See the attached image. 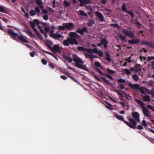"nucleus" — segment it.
I'll return each mask as SVG.
<instances>
[{
    "instance_id": "680f3d73",
    "label": "nucleus",
    "mask_w": 154,
    "mask_h": 154,
    "mask_svg": "<svg viewBox=\"0 0 154 154\" xmlns=\"http://www.w3.org/2000/svg\"><path fill=\"white\" fill-rule=\"evenodd\" d=\"M84 54L86 58H89L90 57V56L91 55V54H89L88 53H86L85 52H84Z\"/></svg>"
},
{
    "instance_id": "e433bc0d",
    "label": "nucleus",
    "mask_w": 154,
    "mask_h": 154,
    "mask_svg": "<svg viewBox=\"0 0 154 154\" xmlns=\"http://www.w3.org/2000/svg\"><path fill=\"white\" fill-rule=\"evenodd\" d=\"M121 40L122 41H126V36L125 35H121L119 36Z\"/></svg>"
},
{
    "instance_id": "6ab92c4d",
    "label": "nucleus",
    "mask_w": 154,
    "mask_h": 154,
    "mask_svg": "<svg viewBox=\"0 0 154 154\" xmlns=\"http://www.w3.org/2000/svg\"><path fill=\"white\" fill-rule=\"evenodd\" d=\"M69 36L70 37V38H75L79 35L75 32H71L69 33Z\"/></svg>"
},
{
    "instance_id": "c85d7f7f",
    "label": "nucleus",
    "mask_w": 154,
    "mask_h": 154,
    "mask_svg": "<svg viewBox=\"0 0 154 154\" xmlns=\"http://www.w3.org/2000/svg\"><path fill=\"white\" fill-rule=\"evenodd\" d=\"M0 12L5 13H7V11L6 9L3 7L1 6H0Z\"/></svg>"
},
{
    "instance_id": "69168bd1",
    "label": "nucleus",
    "mask_w": 154,
    "mask_h": 154,
    "mask_svg": "<svg viewBox=\"0 0 154 154\" xmlns=\"http://www.w3.org/2000/svg\"><path fill=\"white\" fill-rule=\"evenodd\" d=\"M137 128L138 130H142L143 129V127L142 125H138Z\"/></svg>"
},
{
    "instance_id": "338daca9",
    "label": "nucleus",
    "mask_w": 154,
    "mask_h": 154,
    "mask_svg": "<svg viewBox=\"0 0 154 154\" xmlns=\"http://www.w3.org/2000/svg\"><path fill=\"white\" fill-rule=\"evenodd\" d=\"M50 34V36L52 37V35L54 34V31L53 30H50L49 31Z\"/></svg>"
},
{
    "instance_id": "f8f14e48",
    "label": "nucleus",
    "mask_w": 154,
    "mask_h": 154,
    "mask_svg": "<svg viewBox=\"0 0 154 154\" xmlns=\"http://www.w3.org/2000/svg\"><path fill=\"white\" fill-rule=\"evenodd\" d=\"M80 3V5L82 6L86 4H88L91 2L90 0H79Z\"/></svg>"
},
{
    "instance_id": "1a4fd4ad",
    "label": "nucleus",
    "mask_w": 154,
    "mask_h": 154,
    "mask_svg": "<svg viewBox=\"0 0 154 154\" xmlns=\"http://www.w3.org/2000/svg\"><path fill=\"white\" fill-rule=\"evenodd\" d=\"M134 72H140L141 70V65L137 63L136 64L135 66H134Z\"/></svg>"
},
{
    "instance_id": "f257e3e1",
    "label": "nucleus",
    "mask_w": 154,
    "mask_h": 154,
    "mask_svg": "<svg viewBox=\"0 0 154 154\" xmlns=\"http://www.w3.org/2000/svg\"><path fill=\"white\" fill-rule=\"evenodd\" d=\"M114 115L115 117L117 119L123 122L127 125L130 128L133 129H135L136 128L137 123L134 119L131 118L130 116H129L128 117V120L129 122L132 124V125L127 121L124 120V117L118 115L116 113H115Z\"/></svg>"
},
{
    "instance_id": "0eeeda50",
    "label": "nucleus",
    "mask_w": 154,
    "mask_h": 154,
    "mask_svg": "<svg viewBox=\"0 0 154 154\" xmlns=\"http://www.w3.org/2000/svg\"><path fill=\"white\" fill-rule=\"evenodd\" d=\"M132 116L134 119L137 121H139L140 115L137 112H134L132 113Z\"/></svg>"
},
{
    "instance_id": "a211bd4d",
    "label": "nucleus",
    "mask_w": 154,
    "mask_h": 154,
    "mask_svg": "<svg viewBox=\"0 0 154 154\" xmlns=\"http://www.w3.org/2000/svg\"><path fill=\"white\" fill-rule=\"evenodd\" d=\"M77 67L86 71H88V69L87 68L86 66L82 65L81 64H77Z\"/></svg>"
},
{
    "instance_id": "f704fd0d",
    "label": "nucleus",
    "mask_w": 154,
    "mask_h": 154,
    "mask_svg": "<svg viewBox=\"0 0 154 154\" xmlns=\"http://www.w3.org/2000/svg\"><path fill=\"white\" fill-rule=\"evenodd\" d=\"M93 49L91 48H90L88 49L86 48V52H88V53L89 54H92L93 53Z\"/></svg>"
},
{
    "instance_id": "09e8293b",
    "label": "nucleus",
    "mask_w": 154,
    "mask_h": 154,
    "mask_svg": "<svg viewBox=\"0 0 154 154\" xmlns=\"http://www.w3.org/2000/svg\"><path fill=\"white\" fill-rule=\"evenodd\" d=\"M76 32H77L79 33L80 34L82 35H84V33L83 32L82 29H78L77 30Z\"/></svg>"
},
{
    "instance_id": "9d476101",
    "label": "nucleus",
    "mask_w": 154,
    "mask_h": 154,
    "mask_svg": "<svg viewBox=\"0 0 154 154\" xmlns=\"http://www.w3.org/2000/svg\"><path fill=\"white\" fill-rule=\"evenodd\" d=\"M108 44V41L106 38H103L101 39V44L103 45L105 48H106L107 47V45Z\"/></svg>"
},
{
    "instance_id": "a18cd8bd",
    "label": "nucleus",
    "mask_w": 154,
    "mask_h": 154,
    "mask_svg": "<svg viewBox=\"0 0 154 154\" xmlns=\"http://www.w3.org/2000/svg\"><path fill=\"white\" fill-rule=\"evenodd\" d=\"M35 2L38 5L41 4H42L43 3L41 0H36Z\"/></svg>"
},
{
    "instance_id": "b1692460",
    "label": "nucleus",
    "mask_w": 154,
    "mask_h": 154,
    "mask_svg": "<svg viewBox=\"0 0 154 154\" xmlns=\"http://www.w3.org/2000/svg\"><path fill=\"white\" fill-rule=\"evenodd\" d=\"M144 100L145 101H149L150 100V96L148 95H146L143 97Z\"/></svg>"
},
{
    "instance_id": "393cba45",
    "label": "nucleus",
    "mask_w": 154,
    "mask_h": 154,
    "mask_svg": "<svg viewBox=\"0 0 154 154\" xmlns=\"http://www.w3.org/2000/svg\"><path fill=\"white\" fill-rule=\"evenodd\" d=\"M121 9L122 11L123 12H125V13L126 12V11H128L126 10L127 8L125 4V3L123 4V5Z\"/></svg>"
},
{
    "instance_id": "6e6552de",
    "label": "nucleus",
    "mask_w": 154,
    "mask_h": 154,
    "mask_svg": "<svg viewBox=\"0 0 154 154\" xmlns=\"http://www.w3.org/2000/svg\"><path fill=\"white\" fill-rule=\"evenodd\" d=\"M52 51L54 52H56L58 53H60L61 52L60 47L57 45H56L53 46Z\"/></svg>"
},
{
    "instance_id": "5701e85b",
    "label": "nucleus",
    "mask_w": 154,
    "mask_h": 154,
    "mask_svg": "<svg viewBox=\"0 0 154 154\" xmlns=\"http://www.w3.org/2000/svg\"><path fill=\"white\" fill-rule=\"evenodd\" d=\"M26 32L31 37L33 38H35V35L32 33L31 31L29 30H27Z\"/></svg>"
},
{
    "instance_id": "de8ad7c7",
    "label": "nucleus",
    "mask_w": 154,
    "mask_h": 154,
    "mask_svg": "<svg viewBox=\"0 0 154 154\" xmlns=\"http://www.w3.org/2000/svg\"><path fill=\"white\" fill-rule=\"evenodd\" d=\"M118 83H125V79H119L118 80Z\"/></svg>"
},
{
    "instance_id": "a19ab883",
    "label": "nucleus",
    "mask_w": 154,
    "mask_h": 154,
    "mask_svg": "<svg viewBox=\"0 0 154 154\" xmlns=\"http://www.w3.org/2000/svg\"><path fill=\"white\" fill-rule=\"evenodd\" d=\"M98 51L99 52H98L97 54H98L99 56L100 57L103 56V54L102 51L100 50H99Z\"/></svg>"
},
{
    "instance_id": "ea45409f",
    "label": "nucleus",
    "mask_w": 154,
    "mask_h": 154,
    "mask_svg": "<svg viewBox=\"0 0 154 154\" xmlns=\"http://www.w3.org/2000/svg\"><path fill=\"white\" fill-rule=\"evenodd\" d=\"M106 71L110 74H112L115 73V71L114 70L110 69H107Z\"/></svg>"
},
{
    "instance_id": "ddd939ff",
    "label": "nucleus",
    "mask_w": 154,
    "mask_h": 154,
    "mask_svg": "<svg viewBox=\"0 0 154 154\" xmlns=\"http://www.w3.org/2000/svg\"><path fill=\"white\" fill-rule=\"evenodd\" d=\"M140 40L138 38L134 39V38H133L132 39V40H129L128 42L131 44H138L140 42Z\"/></svg>"
},
{
    "instance_id": "4be33fe9",
    "label": "nucleus",
    "mask_w": 154,
    "mask_h": 154,
    "mask_svg": "<svg viewBox=\"0 0 154 154\" xmlns=\"http://www.w3.org/2000/svg\"><path fill=\"white\" fill-rule=\"evenodd\" d=\"M63 58L66 61H68V63H70L72 61V59L71 58H69L68 56L63 55Z\"/></svg>"
},
{
    "instance_id": "423d86ee",
    "label": "nucleus",
    "mask_w": 154,
    "mask_h": 154,
    "mask_svg": "<svg viewBox=\"0 0 154 154\" xmlns=\"http://www.w3.org/2000/svg\"><path fill=\"white\" fill-rule=\"evenodd\" d=\"M123 33L127 36L130 37L131 39L134 38V36L132 33L131 32H128L127 30H123Z\"/></svg>"
},
{
    "instance_id": "79ce46f5",
    "label": "nucleus",
    "mask_w": 154,
    "mask_h": 154,
    "mask_svg": "<svg viewBox=\"0 0 154 154\" xmlns=\"http://www.w3.org/2000/svg\"><path fill=\"white\" fill-rule=\"evenodd\" d=\"M97 58V57L94 54H91L89 57L91 60H93L94 58Z\"/></svg>"
},
{
    "instance_id": "c03bdc74",
    "label": "nucleus",
    "mask_w": 154,
    "mask_h": 154,
    "mask_svg": "<svg viewBox=\"0 0 154 154\" xmlns=\"http://www.w3.org/2000/svg\"><path fill=\"white\" fill-rule=\"evenodd\" d=\"M94 65L97 67H100L101 66L100 63L98 62H96L94 63Z\"/></svg>"
},
{
    "instance_id": "58836bf2",
    "label": "nucleus",
    "mask_w": 154,
    "mask_h": 154,
    "mask_svg": "<svg viewBox=\"0 0 154 154\" xmlns=\"http://www.w3.org/2000/svg\"><path fill=\"white\" fill-rule=\"evenodd\" d=\"M140 91V92L142 94H145V92L143 90V89L142 87H139V88L138 89Z\"/></svg>"
},
{
    "instance_id": "f3484780",
    "label": "nucleus",
    "mask_w": 154,
    "mask_h": 154,
    "mask_svg": "<svg viewBox=\"0 0 154 154\" xmlns=\"http://www.w3.org/2000/svg\"><path fill=\"white\" fill-rule=\"evenodd\" d=\"M103 75H100L101 76V78L106 83L108 84H111V83L109 82V81L107 80L106 79V73H103Z\"/></svg>"
},
{
    "instance_id": "bf43d9fd",
    "label": "nucleus",
    "mask_w": 154,
    "mask_h": 154,
    "mask_svg": "<svg viewBox=\"0 0 154 154\" xmlns=\"http://www.w3.org/2000/svg\"><path fill=\"white\" fill-rule=\"evenodd\" d=\"M111 25L114 27L119 28L120 27L119 25L117 24H112Z\"/></svg>"
},
{
    "instance_id": "cd10ccee",
    "label": "nucleus",
    "mask_w": 154,
    "mask_h": 154,
    "mask_svg": "<svg viewBox=\"0 0 154 154\" xmlns=\"http://www.w3.org/2000/svg\"><path fill=\"white\" fill-rule=\"evenodd\" d=\"M79 12L80 13V15H81V16H84L85 17H87L88 14H87L85 13L83 10H80L79 11Z\"/></svg>"
},
{
    "instance_id": "864d4df0",
    "label": "nucleus",
    "mask_w": 154,
    "mask_h": 154,
    "mask_svg": "<svg viewBox=\"0 0 154 154\" xmlns=\"http://www.w3.org/2000/svg\"><path fill=\"white\" fill-rule=\"evenodd\" d=\"M135 24L137 26L138 28H140V26L141 25L140 23L138 21H136L135 23Z\"/></svg>"
},
{
    "instance_id": "9b49d317",
    "label": "nucleus",
    "mask_w": 154,
    "mask_h": 154,
    "mask_svg": "<svg viewBox=\"0 0 154 154\" xmlns=\"http://www.w3.org/2000/svg\"><path fill=\"white\" fill-rule=\"evenodd\" d=\"M69 44L73 45L75 44L76 45H78V42L75 38H69Z\"/></svg>"
},
{
    "instance_id": "4468645a",
    "label": "nucleus",
    "mask_w": 154,
    "mask_h": 154,
    "mask_svg": "<svg viewBox=\"0 0 154 154\" xmlns=\"http://www.w3.org/2000/svg\"><path fill=\"white\" fill-rule=\"evenodd\" d=\"M95 14L98 17V18L100 19L102 21H104V17L101 13L97 11L96 13Z\"/></svg>"
},
{
    "instance_id": "412c9836",
    "label": "nucleus",
    "mask_w": 154,
    "mask_h": 154,
    "mask_svg": "<svg viewBox=\"0 0 154 154\" xmlns=\"http://www.w3.org/2000/svg\"><path fill=\"white\" fill-rule=\"evenodd\" d=\"M95 22L94 20H89L88 22L87 23L88 25L89 26H91L93 25L94 24Z\"/></svg>"
},
{
    "instance_id": "7c9ffc66",
    "label": "nucleus",
    "mask_w": 154,
    "mask_h": 154,
    "mask_svg": "<svg viewBox=\"0 0 154 154\" xmlns=\"http://www.w3.org/2000/svg\"><path fill=\"white\" fill-rule=\"evenodd\" d=\"M135 100L138 104L140 105V106H143L144 103L141 100L136 99Z\"/></svg>"
},
{
    "instance_id": "2eb2a0df",
    "label": "nucleus",
    "mask_w": 154,
    "mask_h": 154,
    "mask_svg": "<svg viewBox=\"0 0 154 154\" xmlns=\"http://www.w3.org/2000/svg\"><path fill=\"white\" fill-rule=\"evenodd\" d=\"M74 26V24L72 23L65 24V27L69 30H72V28Z\"/></svg>"
},
{
    "instance_id": "f03ea898",
    "label": "nucleus",
    "mask_w": 154,
    "mask_h": 154,
    "mask_svg": "<svg viewBox=\"0 0 154 154\" xmlns=\"http://www.w3.org/2000/svg\"><path fill=\"white\" fill-rule=\"evenodd\" d=\"M8 34L10 36H14V37H17L21 41L26 43H28V41L25 39L24 38L25 37H23L22 35H20L18 36L19 34L17 33H15L13 30L10 29H8Z\"/></svg>"
},
{
    "instance_id": "2f4dec72",
    "label": "nucleus",
    "mask_w": 154,
    "mask_h": 154,
    "mask_svg": "<svg viewBox=\"0 0 154 154\" xmlns=\"http://www.w3.org/2000/svg\"><path fill=\"white\" fill-rule=\"evenodd\" d=\"M77 49L79 51H86V48H84L81 46H78Z\"/></svg>"
},
{
    "instance_id": "473e14b6",
    "label": "nucleus",
    "mask_w": 154,
    "mask_h": 154,
    "mask_svg": "<svg viewBox=\"0 0 154 154\" xmlns=\"http://www.w3.org/2000/svg\"><path fill=\"white\" fill-rule=\"evenodd\" d=\"M65 6L66 7H68L70 5V3L66 0H65L63 2Z\"/></svg>"
},
{
    "instance_id": "c9c22d12",
    "label": "nucleus",
    "mask_w": 154,
    "mask_h": 154,
    "mask_svg": "<svg viewBox=\"0 0 154 154\" xmlns=\"http://www.w3.org/2000/svg\"><path fill=\"white\" fill-rule=\"evenodd\" d=\"M94 69L96 70L99 73L100 75L103 74V72L99 68L96 67Z\"/></svg>"
},
{
    "instance_id": "4c0bfd02",
    "label": "nucleus",
    "mask_w": 154,
    "mask_h": 154,
    "mask_svg": "<svg viewBox=\"0 0 154 154\" xmlns=\"http://www.w3.org/2000/svg\"><path fill=\"white\" fill-rule=\"evenodd\" d=\"M125 73L128 75H130L131 74V72L128 69H124Z\"/></svg>"
},
{
    "instance_id": "39448f33",
    "label": "nucleus",
    "mask_w": 154,
    "mask_h": 154,
    "mask_svg": "<svg viewBox=\"0 0 154 154\" xmlns=\"http://www.w3.org/2000/svg\"><path fill=\"white\" fill-rule=\"evenodd\" d=\"M143 113L148 117H150V113L145 106H141Z\"/></svg>"
},
{
    "instance_id": "6e6d98bb",
    "label": "nucleus",
    "mask_w": 154,
    "mask_h": 154,
    "mask_svg": "<svg viewBox=\"0 0 154 154\" xmlns=\"http://www.w3.org/2000/svg\"><path fill=\"white\" fill-rule=\"evenodd\" d=\"M30 26L33 28L34 30V29L35 28V24L34 22H30Z\"/></svg>"
},
{
    "instance_id": "49530a36",
    "label": "nucleus",
    "mask_w": 154,
    "mask_h": 154,
    "mask_svg": "<svg viewBox=\"0 0 154 154\" xmlns=\"http://www.w3.org/2000/svg\"><path fill=\"white\" fill-rule=\"evenodd\" d=\"M48 65L51 68L53 69H54L55 67L54 66V64L52 62H50L49 63Z\"/></svg>"
},
{
    "instance_id": "5fc2aeb1",
    "label": "nucleus",
    "mask_w": 154,
    "mask_h": 154,
    "mask_svg": "<svg viewBox=\"0 0 154 154\" xmlns=\"http://www.w3.org/2000/svg\"><path fill=\"white\" fill-rule=\"evenodd\" d=\"M82 30L83 32H88V29L86 27H84L82 29Z\"/></svg>"
},
{
    "instance_id": "8fccbe9b",
    "label": "nucleus",
    "mask_w": 154,
    "mask_h": 154,
    "mask_svg": "<svg viewBox=\"0 0 154 154\" xmlns=\"http://www.w3.org/2000/svg\"><path fill=\"white\" fill-rule=\"evenodd\" d=\"M106 76L111 80L114 79L113 78L112 76L107 73H106Z\"/></svg>"
},
{
    "instance_id": "052dcab7",
    "label": "nucleus",
    "mask_w": 154,
    "mask_h": 154,
    "mask_svg": "<svg viewBox=\"0 0 154 154\" xmlns=\"http://www.w3.org/2000/svg\"><path fill=\"white\" fill-rule=\"evenodd\" d=\"M44 29L45 32L48 33L50 30V28L49 27H45Z\"/></svg>"
},
{
    "instance_id": "aec40b11",
    "label": "nucleus",
    "mask_w": 154,
    "mask_h": 154,
    "mask_svg": "<svg viewBox=\"0 0 154 154\" xmlns=\"http://www.w3.org/2000/svg\"><path fill=\"white\" fill-rule=\"evenodd\" d=\"M129 86L130 87L133 89H138L139 87V85L138 84H132L131 83L129 84Z\"/></svg>"
},
{
    "instance_id": "603ef678",
    "label": "nucleus",
    "mask_w": 154,
    "mask_h": 154,
    "mask_svg": "<svg viewBox=\"0 0 154 154\" xmlns=\"http://www.w3.org/2000/svg\"><path fill=\"white\" fill-rule=\"evenodd\" d=\"M35 11L36 12L37 14H39L40 12V10L39 8L38 7L35 8Z\"/></svg>"
},
{
    "instance_id": "a878e982",
    "label": "nucleus",
    "mask_w": 154,
    "mask_h": 154,
    "mask_svg": "<svg viewBox=\"0 0 154 154\" xmlns=\"http://www.w3.org/2000/svg\"><path fill=\"white\" fill-rule=\"evenodd\" d=\"M63 44L66 46H68L69 45V38L67 40H64L63 41Z\"/></svg>"
},
{
    "instance_id": "20e7f679",
    "label": "nucleus",
    "mask_w": 154,
    "mask_h": 154,
    "mask_svg": "<svg viewBox=\"0 0 154 154\" xmlns=\"http://www.w3.org/2000/svg\"><path fill=\"white\" fill-rule=\"evenodd\" d=\"M141 44L142 45L147 46L154 49V43L152 41L148 42L146 41H143L141 42Z\"/></svg>"
},
{
    "instance_id": "7ed1b4c3",
    "label": "nucleus",
    "mask_w": 154,
    "mask_h": 154,
    "mask_svg": "<svg viewBox=\"0 0 154 154\" xmlns=\"http://www.w3.org/2000/svg\"><path fill=\"white\" fill-rule=\"evenodd\" d=\"M72 57L73 58V61L76 63L75 66L76 67L77 64H84V62L82 60V59L76 55L73 54L72 55Z\"/></svg>"
},
{
    "instance_id": "3c124183",
    "label": "nucleus",
    "mask_w": 154,
    "mask_h": 154,
    "mask_svg": "<svg viewBox=\"0 0 154 154\" xmlns=\"http://www.w3.org/2000/svg\"><path fill=\"white\" fill-rule=\"evenodd\" d=\"M30 13L31 16H33L35 14V11L33 10H32L30 11Z\"/></svg>"
},
{
    "instance_id": "37998d69",
    "label": "nucleus",
    "mask_w": 154,
    "mask_h": 154,
    "mask_svg": "<svg viewBox=\"0 0 154 154\" xmlns=\"http://www.w3.org/2000/svg\"><path fill=\"white\" fill-rule=\"evenodd\" d=\"M66 27H65V25L64 26H58V29L59 30H64L65 29Z\"/></svg>"
},
{
    "instance_id": "bb28decb",
    "label": "nucleus",
    "mask_w": 154,
    "mask_h": 154,
    "mask_svg": "<svg viewBox=\"0 0 154 154\" xmlns=\"http://www.w3.org/2000/svg\"><path fill=\"white\" fill-rule=\"evenodd\" d=\"M132 77L134 81H138L139 80V78L138 76L135 74H134L132 75Z\"/></svg>"
},
{
    "instance_id": "13d9d810",
    "label": "nucleus",
    "mask_w": 154,
    "mask_h": 154,
    "mask_svg": "<svg viewBox=\"0 0 154 154\" xmlns=\"http://www.w3.org/2000/svg\"><path fill=\"white\" fill-rule=\"evenodd\" d=\"M142 125L144 126H147L146 121L144 119L142 121Z\"/></svg>"
},
{
    "instance_id": "774afa93",
    "label": "nucleus",
    "mask_w": 154,
    "mask_h": 154,
    "mask_svg": "<svg viewBox=\"0 0 154 154\" xmlns=\"http://www.w3.org/2000/svg\"><path fill=\"white\" fill-rule=\"evenodd\" d=\"M118 84L119 85V87L121 89H124L125 88V87L124 85L122 84L118 83Z\"/></svg>"
},
{
    "instance_id": "72a5a7b5",
    "label": "nucleus",
    "mask_w": 154,
    "mask_h": 154,
    "mask_svg": "<svg viewBox=\"0 0 154 154\" xmlns=\"http://www.w3.org/2000/svg\"><path fill=\"white\" fill-rule=\"evenodd\" d=\"M125 13L128 14L129 15L131 16V17L132 18L134 17L133 12L130 11H126V12Z\"/></svg>"
},
{
    "instance_id": "c756f323",
    "label": "nucleus",
    "mask_w": 154,
    "mask_h": 154,
    "mask_svg": "<svg viewBox=\"0 0 154 154\" xmlns=\"http://www.w3.org/2000/svg\"><path fill=\"white\" fill-rule=\"evenodd\" d=\"M34 30L36 34L38 37L41 39H42V38L39 32L36 29V28L34 29Z\"/></svg>"
},
{
    "instance_id": "e2e57ef3",
    "label": "nucleus",
    "mask_w": 154,
    "mask_h": 154,
    "mask_svg": "<svg viewBox=\"0 0 154 154\" xmlns=\"http://www.w3.org/2000/svg\"><path fill=\"white\" fill-rule=\"evenodd\" d=\"M33 22L37 25L38 24H39V22L38 20L37 19H34L33 21Z\"/></svg>"
},
{
    "instance_id": "0e129e2a",
    "label": "nucleus",
    "mask_w": 154,
    "mask_h": 154,
    "mask_svg": "<svg viewBox=\"0 0 154 154\" xmlns=\"http://www.w3.org/2000/svg\"><path fill=\"white\" fill-rule=\"evenodd\" d=\"M147 60L148 61H150L151 60H154V57H147Z\"/></svg>"
},
{
    "instance_id": "dca6fc26",
    "label": "nucleus",
    "mask_w": 154,
    "mask_h": 154,
    "mask_svg": "<svg viewBox=\"0 0 154 154\" xmlns=\"http://www.w3.org/2000/svg\"><path fill=\"white\" fill-rule=\"evenodd\" d=\"M52 35V38L55 39H58L59 40V38L62 36V35L61 34L55 33H54Z\"/></svg>"
},
{
    "instance_id": "4d7b16f0",
    "label": "nucleus",
    "mask_w": 154,
    "mask_h": 154,
    "mask_svg": "<svg viewBox=\"0 0 154 154\" xmlns=\"http://www.w3.org/2000/svg\"><path fill=\"white\" fill-rule=\"evenodd\" d=\"M41 62L44 65H46L47 64V61L44 59H42L41 60Z\"/></svg>"
}]
</instances>
